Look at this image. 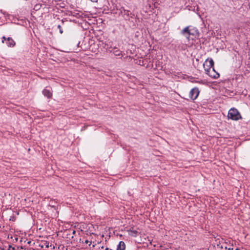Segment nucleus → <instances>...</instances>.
Returning <instances> with one entry per match:
<instances>
[{"instance_id":"nucleus-10","label":"nucleus","mask_w":250,"mask_h":250,"mask_svg":"<svg viewBox=\"0 0 250 250\" xmlns=\"http://www.w3.org/2000/svg\"><path fill=\"white\" fill-rule=\"evenodd\" d=\"M58 28L60 29V32L62 34V30L61 29V26L60 25H58Z\"/></svg>"},{"instance_id":"nucleus-14","label":"nucleus","mask_w":250,"mask_h":250,"mask_svg":"<svg viewBox=\"0 0 250 250\" xmlns=\"http://www.w3.org/2000/svg\"><path fill=\"white\" fill-rule=\"evenodd\" d=\"M0 250H4L3 248H0Z\"/></svg>"},{"instance_id":"nucleus-1","label":"nucleus","mask_w":250,"mask_h":250,"mask_svg":"<svg viewBox=\"0 0 250 250\" xmlns=\"http://www.w3.org/2000/svg\"><path fill=\"white\" fill-rule=\"evenodd\" d=\"M228 118L233 120H238L241 118V115L238 111L235 108L230 109L228 113Z\"/></svg>"},{"instance_id":"nucleus-3","label":"nucleus","mask_w":250,"mask_h":250,"mask_svg":"<svg viewBox=\"0 0 250 250\" xmlns=\"http://www.w3.org/2000/svg\"><path fill=\"white\" fill-rule=\"evenodd\" d=\"M200 93V90L198 88L195 87L190 91L189 96L192 100H195Z\"/></svg>"},{"instance_id":"nucleus-12","label":"nucleus","mask_w":250,"mask_h":250,"mask_svg":"<svg viewBox=\"0 0 250 250\" xmlns=\"http://www.w3.org/2000/svg\"><path fill=\"white\" fill-rule=\"evenodd\" d=\"M2 39H3L2 41V42H4V40H6V39L7 40V39L5 37H3Z\"/></svg>"},{"instance_id":"nucleus-5","label":"nucleus","mask_w":250,"mask_h":250,"mask_svg":"<svg viewBox=\"0 0 250 250\" xmlns=\"http://www.w3.org/2000/svg\"><path fill=\"white\" fill-rule=\"evenodd\" d=\"M6 43L8 47H13L15 45V42L14 40L10 37L7 38Z\"/></svg>"},{"instance_id":"nucleus-4","label":"nucleus","mask_w":250,"mask_h":250,"mask_svg":"<svg viewBox=\"0 0 250 250\" xmlns=\"http://www.w3.org/2000/svg\"><path fill=\"white\" fill-rule=\"evenodd\" d=\"M42 94L47 98H50L52 96V89L50 87H46L42 90Z\"/></svg>"},{"instance_id":"nucleus-16","label":"nucleus","mask_w":250,"mask_h":250,"mask_svg":"<svg viewBox=\"0 0 250 250\" xmlns=\"http://www.w3.org/2000/svg\"><path fill=\"white\" fill-rule=\"evenodd\" d=\"M236 250H240L239 249H236Z\"/></svg>"},{"instance_id":"nucleus-17","label":"nucleus","mask_w":250,"mask_h":250,"mask_svg":"<svg viewBox=\"0 0 250 250\" xmlns=\"http://www.w3.org/2000/svg\"><path fill=\"white\" fill-rule=\"evenodd\" d=\"M109 250H113L112 249H109Z\"/></svg>"},{"instance_id":"nucleus-11","label":"nucleus","mask_w":250,"mask_h":250,"mask_svg":"<svg viewBox=\"0 0 250 250\" xmlns=\"http://www.w3.org/2000/svg\"><path fill=\"white\" fill-rule=\"evenodd\" d=\"M11 249L14 250V248H12L11 246H9V248L7 250H11Z\"/></svg>"},{"instance_id":"nucleus-2","label":"nucleus","mask_w":250,"mask_h":250,"mask_svg":"<svg viewBox=\"0 0 250 250\" xmlns=\"http://www.w3.org/2000/svg\"><path fill=\"white\" fill-rule=\"evenodd\" d=\"M214 65V62L212 59L209 60L207 59L203 64L204 68L205 70L207 72V74H208L210 72L211 68L214 71V68H213Z\"/></svg>"},{"instance_id":"nucleus-8","label":"nucleus","mask_w":250,"mask_h":250,"mask_svg":"<svg viewBox=\"0 0 250 250\" xmlns=\"http://www.w3.org/2000/svg\"><path fill=\"white\" fill-rule=\"evenodd\" d=\"M190 29H189L188 28V39H189V36L191 34L192 35H194L195 34H197V31H195L193 33H191L190 32Z\"/></svg>"},{"instance_id":"nucleus-6","label":"nucleus","mask_w":250,"mask_h":250,"mask_svg":"<svg viewBox=\"0 0 250 250\" xmlns=\"http://www.w3.org/2000/svg\"><path fill=\"white\" fill-rule=\"evenodd\" d=\"M125 245L123 241H120L117 246L116 250H125Z\"/></svg>"},{"instance_id":"nucleus-7","label":"nucleus","mask_w":250,"mask_h":250,"mask_svg":"<svg viewBox=\"0 0 250 250\" xmlns=\"http://www.w3.org/2000/svg\"><path fill=\"white\" fill-rule=\"evenodd\" d=\"M113 53L116 56L120 57V58L123 57V55L122 54V51L120 50L117 49L113 51Z\"/></svg>"},{"instance_id":"nucleus-13","label":"nucleus","mask_w":250,"mask_h":250,"mask_svg":"<svg viewBox=\"0 0 250 250\" xmlns=\"http://www.w3.org/2000/svg\"><path fill=\"white\" fill-rule=\"evenodd\" d=\"M109 249L108 248H105V250H109Z\"/></svg>"},{"instance_id":"nucleus-9","label":"nucleus","mask_w":250,"mask_h":250,"mask_svg":"<svg viewBox=\"0 0 250 250\" xmlns=\"http://www.w3.org/2000/svg\"><path fill=\"white\" fill-rule=\"evenodd\" d=\"M186 32H188V26L185 27L184 29L182 31L183 33H186Z\"/></svg>"},{"instance_id":"nucleus-15","label":"nucleus","mask_w":250,"mask_h":250,"mask_svg":"<svg viewBox=\"0 0 250 250\" xmlns=\"http://www.w3.org/2000/svg\"><path fill=\"white\" fill-rule=\"evenodd\" d=\"M229 250H232L233 249L232 248H229L228 249Z\"/></svg>"}]
</instances>
